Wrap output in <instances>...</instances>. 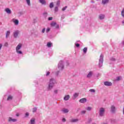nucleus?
Returning <instances> with one entry per match:
<instances>
[{
    "instance_id": "nucleus-1",
    "label": "nucleus",
    "mask_w": 124,
    "mask_h": 124,
    "mask_svg": "<svg viewBox=\"0 0 124 124\" xmlns=\"http://www.w3.org/2000/svg\"><path fill=\"white\" fill-rule=\"evenodd\" d=\"M55 84H56V80H55L54 78H50L49 79V82L47 87L48 91L52 90V89H53L55 86Z\"/></svg>"
},
{
    "instance_id": "nucleus-2",
    "label": "nucleus",
    "mask_w": 124,
    "mask_h": 124,
    "mask_svg": "<svg viewBox=\"0 0 124 124\" xmlns=\"http://www.w3.org/2000/svg\"><path fill=\"white\" fill-rule=\"evenodd\" d=\"M21 48H22V44H19L16 48V53L17 54H19L20 55H22V54H23L22 51L19 50Z\"/></svg>"
},
{
    "instance_id": "nucleus-3",
    "label": "nucleus",
    "mask_w": 124,
    "mask_h": 124,
    "mask_svg": "<svg viewBox=\"0 0 124 124\" xmlns=\"http://www.w3.org/2000/svg\"><path fill=\"white\" fill-rule=\"evenodd\" d=\"M103 63V55L101 54L100 56V59L99 60V67H101L102 66V64Z\"/></svg>"
},
{
    "instance_id": "nucleus-4",
    "label": "nucleus",
    "mask_w": 124,
    "mask_h": 124,
    "mask_svg": "<svg viewBox=\"0 0 124 124\" xmlns=\"http://www.w3.org/2000/svg\"><path fill=\"white\" fill-rule=\"evenodd\" d=\"M58 68L59 70H62L63 69V62L60 61L58 64Z\"/></svg>"
},
{
    "instance_id": "nucleus-5",
    "label": "nucleus",
    "mask_w": 124,
    "mask_h": 124,
    "mask_svg": "<svg viewBox=\"0 0 124 124\" xmlns=\"http://www.w3.org/2000/svg\"><path fill=\"white\" fill-rule=\"evenodd\" d=\"M12 22H13L15 26H18L19 25V20L15 18L12 19Z\"/></svg>"
},
{
    "instance_id": "nucleus-6",
    "label": "nucleus",
    "mask_w": 124,
    "mask_h": 124,
    "mask_svg": "<svg viewBox=\"0 0 124 124\" xmlns=\"http://www.w3.org/2000/svg\"><path fill=\"white\" fill-rule=\"evenodd\" d=\"M50 25L51 27H55V26H56V29H59V28L60 27V26L59 25H57V23L55 22H52Z\"/></svg>"
},
{
    "instance_id": "nucleus-7",
    "label": "nucleus",
    "mask_w": 124,
    "mask_h": 124,
    "mask_svg": "<svg viewBox=\"0 0 124 124\" xmlns=\"http://www.w3.org/2000/svg\"><path fill=\"white\" fill-rule=\"evenodd\" d=\"M18 34H19V31L17 30L14 32V36L15 38L18 37Z\"/></svg>"
},
{
    "instance_id": "nucleus-8",
    "label": "nucleus",
    "mask_w": 124,
    "mask_h": 124,
    "mask_svg": "<svg viewBox=\"0 0 124 124\" xmlns=\"http://www.w3.org/2000/svg\"><path fill=\"white\" fill-rule=\"evenodd\" d=\"M79 102L80 103H85V102H87V99L86 98H83L80 99Z\"/></svg>"
},
{
    "instance_id": "nucleus-9",
    "label": "nucleus",
    "mask_w": 124,
    "mask_h": 124,
    "mask_svg": "<svg viewBox=\"0 0 124 124\" xmlns=\"http://www.w3.org/2000/svg\"><path fill=\"white\" fill-rule=\"evenodd\" d=\"M104 84L105 86H110L112 85V82L105 81L104 82Z\"/></svg>"
},
{
    "instance_id": "nucleus-10",
    "label": "nucleus",
    "mask_w": 124,
    "mask_h": 124,
    "mask_svg": "<svg viewBox=\"0 0 124 124\" xmlns=\"http://www.w3.org/2000/svg\"><path fill=\"white\" fill-rule=\"evenodd\" d=\"M100 112V116H103L104 112H105V110L104 109H101L99 110Z\"/></svg>"
},
{
    "instance_id": "nucleus-11",
    "label": "nucleus",
    "mask_w": 124,
    "mask_h": 124,
    "mask_svg": "<svg viewBox=\"0 0 124 124\" xmlns=\"http://www.w3.org/2000/svg\"><path fill=\"white\" fill-rule=\"evenodd\" d=\"M93 73L92 71H90L87 76V78H91V77L93 76Z\"/></svg>"
},
{
    "instance_id": "nucleus-12",
    "label": "nucleus",
    "mask_w": 124,
    "mask_h": 124,
    "mask_svg": "<svg viewBox=\"0 0 124 124\" xmlns=\"http://www.w3.org/2000/svg\"><path fill=\"white\" fill-rule=\"evenodd\" d=\"M8 122H17V119H12L11 117H9L8 119Z\"/></svg>"
},
{
    "instance_id": "nucleus-13",
    "label": "nucleus",
    "mask_w": 124,
    "mask_h": 124,
    "mask_svg": "<svg viewBox=\"0 0 124 124\" xmlns=\"http://www.w3.org/2000/svg\"><path fill=\"white\" fill-rule=\"evenodd\" d=\"M79 121V119H73L71 120V123H77V122Z\"/></svg>"
},
{
    "instance_id": "nucleus-14",
    "label": "nucleus",
    "mask_w": 124,
    "mask_h": 124,
    "mask_svg": "<svg viewBox=\"0 0 124 124\" xmlns=\"http://www.w3.org/2000/svg\"><path fill=\"white\" fill-rule=\"evenodd\" d=\"M5 12L8 14H11V10H10V9H9L8 8L5 9Z\"/></svg>"
},
{
    "instance_id": "nucleus-15",
    "label": "nucleus",
    "mask_w": 124,
    "mask_h": 124,
    "mask_svg": "<svg viewBox=\"0 0 124 124\" xmlns=\"http://www.w3.org/2000/svg\"><path fill=\"white\" fill-rule=\"evenodd\" d=\"M70 98V96H69V95H66L64 97V100H65V101L68 100Z\"/></svg>"
},
{
    "instance_id": "nucleus-16",
    "label": "nucleus",
    "mask_w": 124,
    "mask_h": 124,
    "mask_svg": "<svg viewBox=\"0 0 124 124\" xmlns=\"http://www.w3.org/2000/svg\"><path fill=\"white\" fill-rule=\"evenodd\" d=\"M79 95V93H75L73 95V99H75V98H77V97H78V96Z\"/></svg>"
},
{
    "instance_id": "nucleus-17",
    "label": "nucleus",
    "mask_w": 124,
    "mask_h": 124,
    "mask_svg": "<svg viewBox=\"0 0 124 124\" xmlns=\"http://www.w3.org/2000/svg\"><path fill=\"white\" fill-rule=\"evenodd\" d=\"M102 2L103 4H106V3L109 2V0H102Z\"/></svg>"
},
{
    "instance_id": "nucleus-18",
    "label": "nucleus",
    "mask_w": 124,
    "mask_h": 124,
    "mask_svg": "<svg viewBox=\"0 0 124 124\" xmlns=\"http://www.w3.org/2000/svg\"><path fill=\"white\" fill-rule=\"evenodd\" d=\"M62 111L64 113V114L66 113H68L69 110L67 109H63L62 110Z\"/></svg>"
},
{
    "instance_id": "nucleus-19",
    "label": "nucleus",
    "mask_w": 124,
    "mask_h": 124,
    "mask_svg": "<svg viewBox=\"0 0 124 124\" xmlns=\"http://www.w3.org/2000/svg\"><path fill=\"white\" fill-rule=\"evenodd\" d=\"M105 17V16L104 15H100L99 17L100 20L103 19Z\"/></svg>"
},
{
    "instance_id": "nucleus-20",
    "label": "nucleus",
    "mask_w": 124,
    "mask_h": 124,
    "mask_svg": "<svg viewBox=\"0 0 124 124\" xmlns=\"http://www.w3.org/2000/svg\"><path fill=\"white\" fill-rule=\"evenodd\" d=\"M39 2L42 4H46V1L45 0H39Z\"/></svg>"
},
{
    "instance_id": "nucleus-21",
    "label": "nucleus",
    "mask_w": 124,
    "mask_h": 124,
    "mask_svg": "<svg viewBox=\"0 0 124 124\" xmlns=\"http://www.w3.org/2000/svg\"><path fill=\"white\" fill-rule=\"evenodd\" d=\"M10 34V31H7L6 34V38H8L9 37Z\"/></svg>"
},
{
    "instance_id": "nucleus-22",
    "label": "nucleus",
    "mask_w": 124,
    "mask_h": 124,
    "mask_svg": "<svg viewBox=\"0 0 124 124\" xmlns=\"http://www.w3.org/2000/svg\"><path fill=\"white\" fill-rule=\"evenodd\" d=\"M46 46H47V47H48V48L52 47V43L48 42L46 44Z\"/></svg>"
},
{
    "instance_id": "nucleus-23",
    "label": "nucleus",
    "mask_w": 124,
    "mask_h": 124,
    "mask_svg": "<svg viewBox=\"0 0 124 124\" xmlns=\"http://www.w3.org/2000/svg\"><path fill=\"white\" fill-rule=\"evenodd\" d=\"M122 78L121 76L116 77V81H121L122 80Z\"/></svg>"
},
{
    "instance_id": "nucleus-24",
    "label": "nucleus",
    "mask_w": 124,
    "mask_h": 124,
    "mask_svg": "<svg viewBox=\"0 0 124 124\" xmlns=\"http://www.w3.org/2000/svg\"><path fill=\"white\" fill-rule=\"evenodd\" d=\"M35 122V119H34V118H32L31 120V124H34Z\"/></svg>"
},
{
    "instance_id": "nucleus-25",
    "label": "nucleus",
    "mask_w": 124,
    "mask_h": 124,
    "mask_svg": "<svg viewBox=\"0 0 124 124\" xmlns=\"http://www.w3.org/2000/svg\"><path fill=\"white\" fill-rule=\"evenodd\" d=\"M26 2H27L28 5L30 6V5H31V0H26Z\"/></svg>"
},
{
    "instance_id": "nucleus-26",
    "label": "nucleus",
    "mask_w": 124,
    "mask_h": 124,
    "mask_svg": "<svg viewBox=\"0 0 124 124\" xmlns=\"http://www.w3.org/2000/svg\"><path fill=\"white\" fill-rule=\"evenodd\" d=\"M49 7L50 8H53L54 7V3L53 2L50 3Z\"/></svg>"
},
{
    "instance_id": "nucleus-27",
    "label": "nucleus",
    "mask_w": 124,
    "mask_h": 124,
    "mask_svg": "<svg viewBox=\"0 0 124 124\" xmlns=\"http://www.w3.org/2000/svg\"><path fill=\"white\" fill-rule=\"evenodd\" d=\"M87 50H88V48L84 47L83 49V53H84V54H86V53H87Z\"/></svg>"
},
{
    "instance_id": "nucleus-28",
    "label": "nucleus",
    "mask_w": 124,
    "mask_h": 124,
    "mask_svg": "<svg viewBox=\"0 0 124 124\" xmlns=\"http://www.w3.org/2000/svg\"><path fill=\"white\" fill-rule=\"evenodd\" d=\"M13 97L11 95H9L7 99V100H11L12 99Z\"/></svg>"
},
{
    "instance_id": "nucleus-29",
    "label": "nucleus",
    "mask_w": 124,
    "mask_h": 124,
    "mask_svg": "<svg viewBox=\"0 0 124 124\" xmlns=\"http://www.w3.org/2000/svg\"><path fill=\"white\" fill-rule=\"evenodd\" d=\"M55 12H58L59 10V8L58 6L55 7V9H54Z\"/></svg>"
},
{
    "instance_id": "nucleus-30",
    "label": "nucleus",
    "mask_w": 124,
    "mask_h": 124,
    "mask_svg": "<svg viewBox=\"0 0 124 124\" xmlns=\"http://www.w3.org/2000/svg\"><path fill=\"white\" fill-rule=\"evenodd\" d=\"M121 14H122V16H123L124 17V8L123 9Z\"/></svg>"
},
{
    "instance_id": "nucleus-31",
    "label": "nucleus",
    "mask_w": 124,
    "mask_h": 124,
    "mask_svg": "<svg viewBox=\"0 0 124 124\" xmlns=\"http://www.w3.org/2000/svg\"><path fill=\"white\" fill-rule=\"evenodd\" d=\"M90 92H91V93H94L95 92V90H94V89H90Z\"/></svg>"
},
{
    "instance_id": "nucleus-32",
    "label": "nucleus",
    "mask_w": 124,
    "mask_h": 124,
    "mask_svg": "<svg viewBox=\"0 0 124 124\" xmlns=\"http://www.w3.org/2000/svg\"><path fill=\"white\" fill-rule=\"evenodd\" d=\"M60 0L57 1V4H56V5H57V6H59V5H60Z\"/></svg>"
},
{
    "instance_id": "nucleus-33",
    "label": "nucleus",
    "mask_w": 124,
    "mask_h": 124,
    "mask_svg": "<svg viewBox=\"0 0 124 124\" xmlns=\"http://www.w3.org/2000/svg\"><path fill=\"white\" fill-rule=\"evenodd\" d=\"M62 122H63V123H65V122H66L65 118H62Z\"/></svg>"
},
{
    "instance_id": "nucleus-34",
    "label": "nucleus",
    "mask_w": 124,
    "mask_h": 124,
    "mask_svg": "<svg viewBox=\"0 0 124 124\" xmlns=\"http://www.w3.org/2000/svg\"><path fill=\"white\" fill-rule=\"evenodd\" d=\"M111 61H112V62H115L116 61V59L114 58H112L110 59Z\"/></svg>"
},
{
    "instance_id": "nucleus-35",
    "label": "nucleus",
    "mask_w": 124,
    "mask_h": 124,
    "mask_svg": "<svg viewBox=\"0 0 124 124\" xmlns=\"http://www.w3.org/2000/svg\"><path fill=\"white\" fill-rule=\"evenodd\" d=\"M86 113V110H83L81 111V114L83 115L84 114Z\"/></svg>"
},
{
    "instance_id": "nucleus-36",
    "label": "nucleus",
    "mask_w": 124,
    "mask_h": 124,
    "mask_svg": "<svg viewBox=\"0 0 124 124\" xmlns=\"http://www.w3.org/2000/svg\"><path fill=\"white\" fill-rule=\"evenodd\" d=\"M66 8H67V7H66V6L63 7V8L62 9V11H64V10H65V9H66Z\"/></svg>"
},
{
    "instance_id": "nucleus-37",
    "label": "nucleus",
    "mask_w": 124,
    "mask_h": 124,
    "mask_svg": "<svg viewBox=\"0 0 124 124\" xmlns=\"http://www.w3.org/2000/svg\"><path fill=\"white\" fill-rule=\"evenodd\" d=\"M116 108V107H115V106L112 105L111 107V109H115Z\"/></svg>"
},
{
    "instance_id": "nucleus-38",
    "label": "nucleus",
    "mask_w": 124,
    "mask_h": 124,
    "mask_svg": "<svg viewBox=\"0 0 124 124\" xmlns=\"http://www.w3.org/2000/svg\"><path fill=\"white\" fill-rule=\"evenodd\" d=\"M44 16H45V17H46V16L47 15V12L44 13Z\"/></svg>"
},
{
    "instance_id": "nucleus-39",
    "label": "nucleus",
    "mask_w": 124,
    "mask_h": 124,
    "mask_svg": "<svg viewBox=\"0 0 124 124\" xmlns=\"http://www.w3.org/2000/svg\"><path fill=\"white\" fill-rule=\"evenodd\" d=\"M50 31V28H47L46 30V32H49Z\"/></svg>"
},
{
    "instance_id": "nucleus-40",
    "label": "nucleus",
    "mask_w": 124,
    "mask_h": 124,
    "mask_svg": "<svg viewBox=\"0 0 124 124\" xmlns=\"http://www.w3.org/2000/svg\"><path fill=\"white\" fill-rule=\"evenodd\" d=\"M75 45H76V47H79V46H80V44H79L76 43Z\"/></svg>"
},
{
    "instance_id": "nucleus-41",
    "label": "nucleus",
    "mask_w": 124,
    "mask_h": 124,
    "mask_svg": "<svg viewBox=\"0 0 124 124\" xmlns=\"http://www.w3.org/2000/svg\"><path fill=\"white\" fill-rule=\"evenodd\" d=\"M115 109H112L111 110V112L112 113H114V112H115Z\"/></svg>"
},
{
    "instance_id": "nucleus-42",
    "label": "nucleus",
    "mask_w": 124,
    "mask_h": 124,
    "mask_svg": "<svg viewBox=\"0 0 124 124\" xmlns=\"http://www.w3.org/2000/svg\"><path fill=\"white\" fill-rule=\"evenodd\" d=\"M29 113L28 112H26V114H25V116L26 117H29Z\"/></svg>"
},
{
    "instance_id": "nucleus-43",
    "label": "nucleus",
    "mask_w": 124,
    "mask_h": 124,
    "mask_svg": "<svg viewBox=\"0 0 124 124\" xmlns=\"http://www.w3.org/2000/svg\"><path fill=\"white\" fill-rule=\"evenodd\" d=\"M48 20L49 21H51V20H53V17H48Z\"/></svg>"
},
{
    "instance_id": "nucleus-44",
    "label": "nucleus",
    "mask_w": 124,
    "mask_h": 124,
    "mask_svg": "<svg viewBox=\"0 0 124 124\" xmlns=\"http://www.w3.org/2000/svg\"><path fill=\"white\" fill-rule=\"evenodd\" d=\"M42 32L43 33H44L45 32V28H44V29L42 30Z\"/></svg>"
},
{
    "instance_id": "nucleus-45",
    "label": "nucleus",
    "mask_w": 124,
    "mask_h": 124,
    "mask_svg": "<svg viewBox=\"0 0 124 124\" xmlns=\"http://www.w3.org/2000/svg\"><path fill=\"white\" fill-rule=\"evenodd\" d=\"M4 46H8V43H5L4 44Z\"/></svg>"
},
{
    "instance_id": "nucleus-46",
    "label": "nucleus",
    "mask_w": 124,
    "mask_h": 124,
    "mask_svg": "<svg viewBox=\"0 0 124 124\" xmlns=\"http://www.w3.org/2000/svg\"><path fill=\"white\" fill-rule=\"evenodd\" d=\"M61 18H62V20L64 19V16H63H63H62Z\"/></svg>"
},
{
    "instance_id": "nucleus-47",
    "label": "nucleus",
    "mask_w": 124,
    "mask_h": 124,
    "mask_svg": "<svg viewBox=\"0 0 124 124\" xmlns=\"http://www.w3.org/2000/svg\"><path fill=\"white\" fill-rule=\"evenodd\" d=\"M49 74H50V72H47L46 73V76H48V75H49Z\"/></svg>"
},
{
    "instance_id": "nucleus-48",
    "label": "nucleus",
    "mask_w": 124,
    "mask_h": 124,
    "mask_svg": "<svg viewBox=\"0 0 124 124\" xmlns=\"http://www.w3.org/2000/svg\"><path fill=\"white\" fill-rule=\"evenodd\" d=\"M54 93H58V90H55Z\"/></svg>"
},
{
    "instance_id": "nucleus-49",
    "label": "nucleus",
    "mask_w": 124,
    "mask_h": 124,
    "mask_svg": "<svg viewBox=\"0 0 124 124\" xmlns=\"http://www.w3.org/2000/svg\"><path fill=\"white\" fill-rule=\"evenodd\" d=\"M19 115H20V114H19V113H18L16 114V117H19Z\"/></svg>"
},
{
    "instance_id": "nucleus-50",
    "label": "nucleus",
    "mask_w": 124,
    "mask_h": 124,
    "mask_svg": "<svg viewBox=\"0 0 124 124\" xmlns=\"http://www.w3.org/2000/svg\"><path fill=\"white\" fill-rule=\"evenodd\" d=\"M34 112H36V109H35L33 110V113H34Z\"/></svg>"
},
{
    "instance_id": "nucleus-51",
    "label": "nucleus",
    "mask_w": 124,
    "mask_h": 124,
    "mask_svg": "<svg viewBox=\"0 0 124 124\" xmlns=\"http://www.w3.org/2000/svg\"><path fill=\"white\" fill-rule=\"evenodd\" d=\"M87 109H92V108H91V107H88L87 108Z\"/></svg>"
},
{
    "instance_id": "nucleus-52",
    "label": "nucleus",
    "mask_w": 124,
    "mask_h": 124,
    "mask_svg": "<svg viewBox=\"0 0 124 124\" xmlns=\"http://www.w3.org/2000/svg\"><path fill=\"white\" fill-rule=\"evenodd\" d=\"M123 45H124V41L122 42Z\"/></svg>"
},
{
    "instance_id": "nucleus-53",
    "label": "nucleus",
    "mask_w": 124,
    "mask_h": 124,
    "mask_svg": "<svg viewBox=\"0 0 124 124\" xmlns=\"http://www.w3.org/2000/svg\"><path fill=\"white\" fill-rule=\"evenodd\" d=\"M122 23L124 24V20L122 21Z\"/></svg>"
},
{
    "instance_id": "nucleus-54",
    "label": "nucleus",
    "mask_w": 124,
    "mask_h": 124,
    "mask_svg": "<svg viewBox=\"0 0 124 124\" xmlns=\"http://www.w3.org/2000/svg\"><path fill=\"white\" fill-rule=\"evenodd\" d=\"M123 114H124V109H123Z\"/></svg>"
},
{
    "instance_id": "nucleus-55",
    "label": "nucleus",
    "mask_w": 124,
    "mask_h": 124,
    "mask_svg": "<svg viewBox=\"0 0 124 124\" xmlns=\"http://www.w3.org/2000/svg\"><path fill=\"white\" fill-rule=\"evenodd\" d=\"M101 109H103V108H101Z\"/></svg>"
}]
</instances>
